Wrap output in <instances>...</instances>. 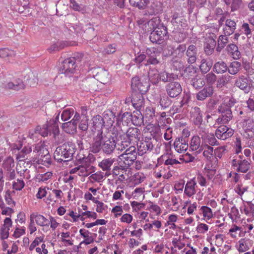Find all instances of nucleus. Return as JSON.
<instances>
[{"label": "nucleus", "mask_w": 254, "mask_h": 254, "mask_svg": "<svg viewBox=\"0 0 254 254\" xmlns=\"http://www.w3.org/2000/svg\"><path fill=\"white\" fill-rule=\"evenodd\" d=\"M200 210L202 211L203 216L208 219L211 218L213 216L212 211L210 207L206 206L201 207Z\"/></svg>", "instance_id": "nucleus-60"}, {"label": "nucleus", "mask_w": 254, "mask_h": 254, "mask_svg": "<svg viewBox=\"0 0 254 254\" xmlns=\"http://www.w3.org/2000/svg\"><path fill=\"white\" fill-rule=\"evenodd\" d=\"M41 164L45 166H48L52 163L51 155L47 149L43 150V154H41Z\"/></svg>", "instance_id": "nucleus-46"}, {"label": "nucleus", "mask_w": 254, "mask_h": 254, "mask_svg": "<svg viewBox=\"0 0 254 254\" xmlns=\"http://www.w3.org/2000/svg\"><path fill=\"white\" fill-rule=\"evenodd\" d=\"M147 59V54L143 52H138L137 56L134 59L133 61L137 64H140L143 62L146 63Z\"/></svg>", "instance_id": "nucleus-58"}, {"label": "nucleus", "mask_w": 254, "mask_h": 254, "mask_svg": "<svg viewBox=\"0 0 254 254\" xmlns=\"http://www.w3.org/2000/svg\"><path fill=\"white\" fill-rule=\"evenodd\" d=\"M171 18V22L173 29L177 30H184L187 26V20L182 14L174 12Z\"/></svg>", "instance_id": "nucleus-9"}, {"label": "nucleus", "mask_w": 254, "mask_h": 254, "mask_svg": "<svg viewBox=\"0 0 254 254\" xmlns=\"http://www.w3.org/2000/svg\"><path fill=\"white\" fill-rule=\"evenodd\" d=\"M147 24L149 27V30L148 31H152L156 28H159L162 25H164L161 23V20L159 16L153 17L151 19L148 21Z\"/></svg>", "instance_id": "nucleus-36"}, {"label": "nucleus", "mask_w": 254, "mask_h": 254, "mask_svg": "<svg viewBox=\"0 0 254 254\" xmlns=\"http://www.w3.org/2000/svg\"><path fill=\"white\" fill-rule=\"evenodd\" d=\"M164 33V31L161 32V34H158L156 31H151L149 37V40L152 43L161 44L165 40L162 37Z\"/></svg>", "instance_id": "nucleus-35"}, {"label": "nucleus", "mask_w": 254, "mask_h": 254, "mask_svg": "<svg viewBox=\"0 0 254 254\" xmlns=\"http://www.w3.org/2000/svg\"><path fill=\"white\" fill-rule=\"evenodd\" d=\"M227 51L231 53L234 59H239L241 57V53L238 50V47L234 44L228 45L226 48Z\"/></svg>", "instance_id": "nucleus-41"}, {"label": "nucleus", "mask_w": 254, "mask_h": 254, "mask_svg": "<svg viewBox=\"0 0 254 254\" xmlns=\"http://www.w3.org/2000/svg\"><path fill=\"white\" fill-rule=\"evenodd\" d=\"M114 162V159L112 158H107L103 159L99 164V166L104 171H108L110 170V167Z\"/></svg>", "instance_id": "nucleus-49"}, {"label": "nucleus", "mask_w": 254, "mask_h": 254, "mask_svg": "<svg viewBox=\"0 0 254 254\" xmlns=\"http://www.w3.org/2000/svg\"><path fill=\"white\" fill-rule=\"evenodd\" d=\"M129 151V150H126V153L125 155H123L122 157L123 158L124 163L126 166H130L132 165L136 159V157L133 156L132 157L129 156V152H127Z\"/></svg>", "instance_id": "nucleus-51"}, {"label": "nucleus", "mask_w": 254, "mask_h": 254, "mask_svg": "<svg viewBox=\"0 0 254 254\" xmlns=\"http://www.w3.org/2000/svg\"><path fill=\"white\" fill-rule=\"evenodd\" d=\"M202 142L204 143H208L211 146L217 145L218 144L217 140H216L213 134H208V135H202Z\"/></svg>", "instance_id": "nucleus-47"}, {"label": "nucleus", "mask_w": 254, "mask_h": 254, "mask_svg": "<svg viewBox=\"0 0 254 254\" xmlns=\"http://www.w3.org/2000/svg\"><path fill=\"white\" fill-rule=\"evenodd\" d=\"M88 120L87 119H82L79 124L78 128L81 130L82 136L86 135L88 129Z\"/></svg>", "instance_id": "nucleus-53"}, {"label": "nucleus", "mask_w": 254, "mask_h": 254, "mask_svg": "<svg viewBox=\"0 0 254 254\" xmlns=\"http://www.w3.org/2000/svg\"><path fill=\"white\" fill-rule=\"evenodd\" d=\"M95 80L92 77L85 78L79 84L82 90L88 91L93 90Z\"/></svg>", "instance_id": "nucleus-30"}, {"label": "nucleus", "mask_w": 254, "mask_h": 254, "mask_svg": "<svg viewBox=\"0 0 254 254\" xmlns=\"http://www.w3.org/2000/svg\"><path fill=\"white\" fill-rule=\"evenodd\" d=\"M31 147L29 146H24L20 151H19L16 155V158L19 161L28 160V158L26 156L31 152ZM35 162L34 160H29L27 161V164H32Z\"/></svg>", "instance_id": "nucleus-24"}, {"label": "nucleus", "mask_w": 254, "mask_h": 254, "mask_svg": "<svg viewBox=\"0 0 254 254\" xmlns=\"http://www.w3.org/2000/svg\"><path fill=\"white\" fill-rule=\"evenodd\" d=\"M242 28L244 30L245 34L249 38L252 36V31H254V27L251 25L250 24L244 23L242 26Z\"/></svg>", "instance_id": "nucleus-56"}, {"label": "nucleus", "mask_w": 254, "mask_h": 254, "mask_svg": "<svg viewBox=\"0 0 254 254\" xmlns=\"http://www.w3.org/2000/svg\"><path fill=\"white\" fill-rule=\"evenodd\" d=\"M150 0H129L130 4L139 9H144Z\"/></svg>", "instance_id": "nucleus-45"}, {"label": "nucleus", "mask_w": 254, "mask_h": 254, "mask_svg": "<svg viewBox=\"0 0 254 254\" xmlns=\"http://www.w3.org/2000/svg\"><path fill=\"white\" fill-rule=\"evenodd\" d=\"M82 57L80 55L77 58L73 57L64 60L60 65V72L65 76H71L74 73L77 64L80 62Z\"/></svg>", "instance_id": "nucleus-4"}, {"label": "nucleus", "mask_w": 254, "mask_h": 254, "mask_svg": "<svg viewBox=\"0 0 254 254\" xmlns=\"http://www.w3.org/2000/svg\"><path fill=\"white\" fill-rule=\"evenodd\" d=\"M172 37L175 42L181 43L184 41L186 38V33L184 32V30H177L173 29Z\"/></svg>", "instance_id": "nucleus-40"}, {"label": "nucleus", "mask_w": 254, "mask_h": 254, "mask_svg": "<svg viewBox=\"0 0 254 254\" xmlns=\"http://www.w3.org/2000/svg\"><path fill=\"white\" fill-rule=\"evenodd\" d=\"M74 114V110L72 108L64 109L62 114L61 119L63 121H66L70 119Z\"/></svg>", "instance_id": "nucleus-52"}, {"label": "nucleus", "mask_w": 254, "mask_h": 254, "mask_svg": "<svg viewBox=\"0 0 254 254\" xmlns=\"http://www.w3.org/2000/svg\"><path fill=\"white\" fill-rule=\"evenodd\" d=\"M199 69L202 73H206L211 69L213 62L210 59L207 60L203 59L201 61Z\"/></svg>", "instance_id": "nucleus-38"}, {"label": "nucleus", "mask_w": 254, "mask_h": 254, "mask_svg": "<svg viewBox=\"0 0 254 254\" xmlns=\"http://www.w3.org/2000/svg\"><path fill=\"white\" fill-rule=\"evenodd\" d=\"M30 218H32L33 220L35 219L36 223L37 225L40 226H45L44 222H43V219H44V216L41 214H35V213H32L30 215Z\"/></svg>", "instance_id": "nucleus-57"}, {"label": "nucleus", "mask_w": 254, "mask_h": 254, "mask_svg": "<svg viewBox=\"0 0 254 254\" xmlns=\"http://www.w3.org/2000/svg\"><path fill=\"white\" fill-rule=\"evenodd\" d=\"M95 78L103 84H106L110 80L109 72L107 70L99 68L96 74Z\"/></svg>", "instance_id": "nucleus-23"}, {"label": "nucleus", "mask_w": 254, "mask_h": 254, "mask_svg": "<svg viewBox=\"0 0 254 254\" xmlns=\"http://www.w3.org/2000/svg\"><path fill=\"white\" fill-rule=\"evenodd\" d=\"M196 183L193 180L188 182L185 189V193L188 196L190 197L195 193V186Z\"/></svg>", "instance_id": "nucleus-43"}, {"label": "nucleus", "mask_w": 254, "mask_h": 254, "mask_svg": "<svg viewBox=\"0 0 254 254\" xmlns=\"http://www.w3.org/2000/svg\"><path fill=\"white\" fill-rule=\"evenodd\" d=\"M190 148L193 151H196L200 153L203 150L202 146L200 145V138L198 136H193L191 140Z\"/></svg>", "instance_id": "nucleus-39"}, {"label": "nucleus", "mask_w": 254, "mask_h": 254, "mask_svg": "<svg viewBox=\"0 0 254 254\" xmlns=\"http://www.w3.org/2000/svg\"><path fill=\"white\" fill-rule=\"evenodd\" d=\"M236 23L235 21L231 19L226 20L225 26L224 28V33L226 35L232 34L236 29Z\"/></svg>", "instance_id": "nucleus-33"}, {"label": "nucleus", "mask_w": 254, "mask_h": 254, "mask_svg": "<svg viewBox=\"0 0 254 254\" xmlns=\"http://www.w3.org/2000/svg\"><path fill=\"white\" fill-rule=\"evenodd\" d=\"M126 138H124V140L121 142V147H119L118 150H123L127 147L130 144H137L140 141L141 137L140 130L137 127H131L126 129Z\"/></svg>", "instance_id": "nucleus-3"}, {"label": "nucleus", "mask_w": 254, "mask_h": 254, "mask_svg": "<svg viewBox=\"0 0 254 254\" xmlns=\"http://www.w3.org/2000/svg\"><path fill=\"white\" fill-rule=\"evenodd\" d=\"M145 93L132 91L131 94V102L136 109H141L144 104L143 95Z\"/></svg>", "instance_id": "nucleus-12"}, {"label": "nucleus", "mask_w": 254, "mask_h": 254, "mask_svg": "<svg viewBox=\"0 0 254 254\" xmlns=\"http://www.w3.org/2000/svg\"><path fill=\"white\" fill-rule=\"evenodd\" d=\"M77 124L73 123L72 121H70L68 122L63 123L62 125V127L67 133L74 134L77 131Z\"/></svg>", "instance_id": "nucleus-27"}, {"label": "nucleus", "mask_w": 254, "mask_h": 254, "mask_svg": "<svg viewBox=\"0 0 254 254\" xmlns=\"http://www.w3.org/2000/svg\"><path fill=\"white\" fill-rule=\"evenodd\" d=\"M216 44V41L212 38L209 37L206 39L204 45V51L206 55L210 56L213 54Z\"/></svg>", "instance_id": "nucleus-25"}, {"label": "nucleus", "mask_w": 254, "mask_h": 254, "mask_svg": "<svg viewBox=\"0 0 254 254\" xmlns=\"http://www.w3.org/2000/svg\"><path fill=\"white\" fill-rule=\"evenodd\" d=\"M188 141L186 137L177 138L174 142L175 150L179 153L186 151L188 147Z\"/></svg>", "instance_id": "nucleus-21"}, {"label": "nucleus", "mask_w": 254, "mask_h": 254, "mask_svg": "<svg viewBox=\"0 0 254 254\" xmlns=\"http://www.w3.org/2000/svg\"><path fill=\"white\" fill-rule=\"evenodd\" d=\"M218 112L221 114V116L218 118V122L223 124H227L233 117L231 109H228L224 105H220L218 109Z\"/></svg>", "instance_id": "nucleus-14"}, {"label": "nucleus", "mask_w": 254, "mask_h": 254, "mask_svg": "<svg viewBox=\"0 0 254 254\" xmlns=\"http://www.w3.org/2000/svg\"><path fill=\"white\" fill-rule=\"evenodd\" d=\"M174 53V47L172 45H167L164 48L162 55L163 57L165 58H168L172 56Z\"/></svg>", "instance_id": "nucleus-54"}, {"label": "nucleus", "mask_w": 254, "mask_h": 254, "mask_svg": "<svg viewBox=\"0 0 254 254\" xmlns=\"http://www.w3.org/2000/svg\"><path fill=\"white\" fill-rule=\"evenodd\" d=\"M160 128L153 124L147 125L145 127L144 136H149L153 139V140L157 142L158 138L160 135Z\"/></svg>", "instance_id": "nucleus-18"}, {"label": "nucleus", "mask_w": 254, "mask_h": 254, "mask_svg": "<svg viewBox=\"0 0 254 254\" xmlns=\"http://www.w3.org/2000/svg\"><path fill=\"white\" fill-rule=\"evenodd\" d=\"M150 87L149 79L146 76H134L131 80V89L143 93H146Z\"/></svg>", "instance_id": "nucleus-5"}, {"label": "nucleus", "mask_w": 254, "mask_h": 254, "mask_svg": "<svg viewBox=\"0 0 254 254\" xmlns=\"http://www.w3.org/2000/svg\"><path fill=\"white\" fill-rule=\"evenodd\" d=\"M228 67L226 63L222 61H218L214 64L213 70L217 74H223L228 71Z\"/></svg>", "instance_id": "nucleus-31"}, {"label": "nucleus", "mask_w": 254, "mask_h": 254, "mask_svg": "<svg viewBox=\"0 0 254 254\" xmlns=\"http://www.w3.org/2000/svg\"><path fill=\"white\" fill-rule=\"evenodd\" d=\"M169 96H164L161 97L159 101V104L163 109L168 108L172 103V101Z\"/></svg>", "instance_id": "nucleus-50"}, {"label": "nucleus", "mask_w": 254, "mask_h": 254, "mask_svg": "<svg viewBox=\"0 0 254 254\" xmlns=\"http://www.w3.org/2000/svg\"><path fill=\"white\" fill-rule=\"evenodd\" d=\"M203 148H206L203 152V155L208 161L211 162L213 159H216V158L213 156V148L212 147L206 144Z\"/></svg>", "instance_id": "nucleus-44"}, {"label": "nucleus", "mask_w": 254, "mask_h": 254, "mask_svg": "<svg viewBox=\"0 0 254 254\" xmlns=\"http://www.w3.org/2000/svg\"><path fill=\"white\" fill-rule=\"evenodd\" d=\"M186 56L188 57L187 62L189 64L196 62L197 56V49L195 45L191 44L186 50Z\"/></svg>", "instance_id": "nucleus-20"}, {"label": "nucleus", "mask_w": 254, "mask_h": 254, "mask_svg": "<svg viewBox=\"0 0 254 254\" xmlns=\"http://www.w3.org/2000/svg\"><path fill=\"white\" fill-rule=\"evenodd\" d=\"M159 71L155 68H150L148 71V76L149 82H151L153 84L157 85L159 83Z\"/></svg>", "instance_id": "nucleus-34"}, {"label": "nucleus", "mask_w": 254, "mask_h": 254, "mask_svg": "<svg viewBox=\"0 0 254 254\" xmlns=\"http://www.w3.org/2000/svg\"><path fill=\"white\" fill-rule=\"evenodd\" d=\"M25 84L23 81L18 78L14 80V82H9L6 85L5 88L9 89H13L15 90H19L23 89L25 88Z\"/></svg>", "instance_id": "nucleus-32"}, {"label": "nucleus", "mask_w": 254, "mask_h": 254, "mask_svg": "<svg viewBox=\"0 0 254 254\" xmlns=\"http://www.w3.org/2000/svg\"><path fill=\"white\" fill-rule=\"evenodd\" d=\"M241 68V63L238 61H233L228 67V72L232 75H235L239 72Z\"/></svg>", "instance_id": "nucleus-42"}, {"label": "nucleus", "mask_w": 254, "mask_h": 254, "mask_svg": "<svg viewBox=\"0 0 254 254\" xmlns=\"http://www.w3.org/2000/svg\"><path fill=\"white\" fill-rule=\"evenodd\" d=\"M92 127H90L91 131L94 132L97 130V132L100 131L103 132L102 128L105 125V122L103 117L100 115L94 116L90 121Z\"/></svg>", "instance_id": "nucleus-17"}, {"label": "nucleus", "mask_w": 254, "mask_h": 254, "mask_svg": "<svg viewBox=\"0 0 254 254\" xmlns=\"http://www.w3.org/2000/svg\"><path fill=\"white\" fill-rule=\"evenodd\" d=\"M113 136L109 133H104L100 131L97 132L93 137L90 144L89 151L93 153H98L102 151L107 155L113 154L116 149L121 147V142L118 143L119 138L122 139V135H119L118 131L113 133Z\"/></svg>", "instance_id": "nucleus-1"}, {"label": "nucleus", "mask_w": 254, "mask_h": 254, "mask_svg": "<svg viewBox=\"0 0 254 254\" xmlns=\"http://www.w3.org/2000/svg\"><path fill=\"white\" fill-rule=\"evenodd\" d=\"M167 95L170 98H175L182 92V87L179 82H173L167 83L165 86Z\"/></svg>", "instance_id": "nucleus-10"}, {"label": "nucleus", "mask_w": 254, "mask_h": 254, "mask_svg": "<svg viewBox=\"0 0 254 254\" xmlns=\"http://www.w3.org/2000/svg\"><path fill=\"white\" fill-rule=\"evenodd\" d=\"M131 113L125 112L121 116H118L117 120V124L123 132L126 130L127 127L129 126L131 122Z\"/></svg>", "instance_id": "nucleus-11"}, {"label": "nucleus", "mask_w": 254, "mask_h": 254, "mask_svg": "<svg viewBox=\"0 0 254 254\" xmlns=\"http://www.w3.org/2000/svg\"><path fill=\"white\" fill-rule=\"evenodd\" d=\"M197 70V68L196 67L192 65H189L184 70V77L190 81L194 77L198 75L196 74Z\"/></svg>", "instance_id": "nucleus-26"}, {"label": "nucleus", "mask_w": 254, "mask_h": 254, "mask_svg": "<svg viewBox=\"0 0 254 254\" xmlns=\"http://www.w3.org/2000/svg\"><path fill=\"white\" fill-rule=\"evenodd\" d=\"M115 115L112 111H109L106 113H104L103 119L105 122L104 126L108 127L112 126L115 122Z\"/></svg>", "instance_id": "nucleus-37"}, {"label": "nucleus", "mask_w": 254, "mask_h": 254, "mask_svg": "<svg viewBox=\"0 0 254 254\" xmlns=\"http://www.w3.org/2000/svg\"><path fill=\"white\" fill-rule=\"evenodd\" d=\"M24 186L25 183L23 181L18 179L16 180V182H14L12 185L13 189L16 190H21L24 188Z\"/></svg>", "instance_id": "nucleus-63"}, {"label": "nucleus", "mask_w": 254, "mask_h": 254, "mask_svg": "<svg viewBox=\"0 0 254 254\" xmlns=\"http://www.w3.org/2000/svg\"><path fill=\"white\" fill-rule=\"evenodd\" d=\"M152 31H156L158 32V34H161V32H162V31H164L165 33L163 34V35L162 36L163 38L165 40L168 38L167 27L165 25H162L159 28L153 30Z\"/></svg>", "instance_id": "nucleus-62"}, {"label": "nucleus", "mask_w": 254, "mask_h": 254, "mask_svg": "<svg viewBox=\"0 0 254 254\" xmlns=\"http://www.w3.org/2000/svg\"><path fill=\"white\" fill-rule=\"evenodd\" d=\"M76 150L74 143L69 141L65 142L57 147L54 153V158L58 162H66L72 159Z\"/></svg>", "instance_id": "nucleus-2"}, {"label": "nucleus", "mask_w": 254, "mask_h": 254, "mask_svg": "<svg viewBox=\"0 0 254 254\" xmlns=\"http://www.w3.org/2000/svg\"><path fill=\"white\" fill-rule=\"evenodd\" d=\"M214 93L212 86L206 85L196 94V99L198 101H203L207 98L211 97Z\"/></svg>", "instance_id": "nucleus-15"}, {"label": "nucleus", "mask_w": 254, "mask_h": 254, "mask_svg": "<svg viewBox=\"0 0 254 254\" xmlns=\"http://www.w3.org/2000/svg\"><path fill=\"white\" fill-rule=\"evenodd\" d=\"M147 59L146 63H144V65L146 66L150 65H156L160 64V61L157 59L158 54L155 48H147L146 50Z\"/></svg>", "instance_id": "nucleus-13"}, {"label": "nucleus", "mask_w": 254, "mask_h": 254, "mask_svg": "<svg viewBox=\"0 0 254 254\" xmlns=\"http://www.w3.org/2000/svg\"><path fill=\"white\" fill-rule=\"evenodd\" d=\"M190 84L195 90H199L205 86V82L203 78H201L200 76L198 75L197 76L194 77V78H192L190 81Z\"/></svg>", "instance_id": "nucleus-29"}, {"label": "nucleus", "mask_w": 254, "mask_h": 254, "mask_svg": "<svg viewBox=\"0 0 254 254\" xmlns=\"http://www.w3.org/2000/svg\"><path fill=\"white\" fill-rule=\"evenodd\" d=\"M190 117L195 126H200L203 122V112L198 107L192 108L190 112Z\"/></svg>", "instance_id": "nucleus-19"}, {"label": "nucleus", "mask_w": 254, "mask_h": 254, "mask_svg": "<svg viewBox=\"0 0 254 254\" xmlns=\"http://www.w3.org/2000/svg\"><path fill=\"white\" fill-rule=\"evenodd\" d=\"M228 128V127L226 126H220L215 131L216 136L218 139L221 138V135L227 131Z\"/></svg>", "instance_id": "nucleus-64"}, {"label": "nucleus", "mask_w": 254, "mask_h": 254, "mask_svg": "<svg viewBox=\"0 0 254 254\" xmlns=\"http://www.w3.org/2000/svg\"><path fill=\"white\" fill-rule=\"evenodd\" d=\"M136 110L131 114V122L134 126L140 127L143 125V117L140 111V109Z\"/></svg>", "instance_id": "nucleus-28"}, {"label": "nucleus", "mask_w": 254, "mask_h": 254, "mask_svg": "<svg viewBox=\"0 0 254 254\" xmlns=\"http://www.w3.org/2000/svg\"><path fill=\"white\" fill-rule=\"evenodd\" d=\"M170 151H171V150L167 149L166 150V153L164 154L158 158V162L161 164L164 162V165L166 166L171 165L174 166L177 164H180L181 163L178 160L172 158V153H170Z\"/></svg>", "instance_id": "nucleus-16"}, {"label": "nucleus", "mask_w": 254, "mask_h": 254, "mask_svg": "<svg viewBox=\"0 0 254 254\" xmlns=\"http://www.w3.org/2000/svg\"><path fill=\"white\" fill-rule=\"evenodd\" d=\"M187 48L186 46V44H180L175 49V53L176 54V57L178 58H182L185 52L186 51Z\"/></svg>", "instance_id": "nucleus-55"}, {"label": "nucleus", "mask_w": 254, "mask_h": 254, "mask_svg": "<svg viewBox=\"0 0 254 254\" xmlns=\"http://www.w3.org/2000/svg\"><path fill=\"white\" fill-rule=\"evenodd\" d=\"M12 221L9 217H6L4 220V224L1 226L0 230L1 239H6L9 236V230L12 226Z\"/></svg>", "instance_id": "nucleus-22"}, {"label": "nucleus", "mask_w": 254, "mask_h": 254, "mask_svg": "<svg viewBox=\"0 0 254 254\" xmlns=\"http://www.w3.org/2000/svg\"><path fill=\"white\" fill-rule=\"evenodd\" d=\"M244 213L249 215L251 214H254V204L251 202H248L247 205H245L243 209Z\"/></svg>", "instance_id": "nucleus-61"}, {"label": "nucleus", "mask_w": 254, "mask_h": 254, "mask_svg": "<svg viewBox=\"0 0 254 254\" xmlns=\"http://www.w3.org/2000/svg\"><path fill=\"white\" fill-rule=\"evenodd\" d=\"M228 35H220L218 40V45L216 48V51L220 52L221 50L225 47L226 44L228 42Z\"/></svg>", "instance_id": "nucleus-48"}, {"label": "nucleus", "mask_w": 254, "mask_h": 254, "mask_svg": "<svg viewBox=\"0 0 254 254\" xmlns=\"http://www.w3.org/2000/svg\"><path fill=\"white\" fill-rule=\"evenodd\" d=\"M230 76L222 75L218 78L217 80V86L222 87L225 86L228 82Z\"/></svg>", "instance_id": "nucleus-59"}, {"label": "nucleus", "mask_w": 254, "mask_h": 254, "mask_svg": "<svg viewBox=\"0 0 254 254\" xmlns=\"http://www.w3.org/2000/svg\"><path fill=\"white\" fill-rule=\"evenodd\" d=\"M155 142L152 138L149 136H144L141 140L137 144L138 153L142 155L151 152L154 148Z\"/></svg>", "instance_id": "nucleus-7"}, {"label": "nucleus", "mask_w": 254, "mask_h": 254, "mask_svg": "<svg viewBox=\"0 0 254 254\" xmlns=\"http://www.w3.org/2000/svg\"><path fill=\"white\" fill-rule=\"evenodd\" d=\"M234 85L246 94L254 89V81L249 75H241L235 80Z\"/></svg>", "instance_id": "nucleus-6"}, {"label": "nucleus", "mask_w": 254, "mask_h": 254, "mask_svg": "<svg viewBox=\"0 0 254 254\" xmlns=\"http://www.w3.org/2000/svg\"><path fill=\"white\" fill-rule=\"evenodd\" d=\"M231 165L238 172L246 173L250 167V162L243 155L235 156L231 161Z\"/></svg>", "instance_id": "nucleus-8"}]
</instances>
